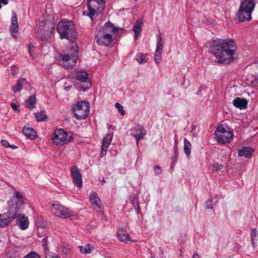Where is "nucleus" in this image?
Segmentation results:
<instances>
[{"label": "nucleus", "mask_w": 258, "mask_h": 258, "mask_svg": "<svg viewBox=\"0 0 258 258\" xmlns=\"http://www.w3.org/2000/svg\"><path fill=\"white\" fill-rule=\"evenodd\" d=\"M78 32L73 22L66 20V39L69 43L66 49V69H72L79 58V47L76 42Z\"/></svg>", "instance_id": "1"}, {"label": "nucleus", "mask_w": 258, "mask_h": 258, "mask_svg": "<svg viewBox=\"0 0 258 258\" xmlns=\"http://www.w3.org/2000/svg\"><path fill=\"white\" fill-rule=\"evenodd\" d=\"M236 45L230 39H218L214 40L210 46V51L220 63L227 64L232 61L234 57Z\"/></svg>", "instance_id": "2"}, {"label": "nucleus", "mask_w": 258, "mask_h": 258, "mask_svg": "<svg viewBox=\"0 0 258 258\" xmlns=\"http://www.w3.org/2000/svg\"><path fill=\"white\" fill-rule=\"evenodd\" d=\"M118 31V28L111 23L106 22L97 32L95 37L97 43L100 45L108 46L112 41V37L110 33H117Z\"/></svg>", "instance_id": "3"}, {"label": "nucleus", "mask_w": 258, "mask_h": 258, "mask_svg": "<svg viewBox=\"0 0 258 258\" xmlns=\"http://www.w3.org/2000/svg\"><path fill=\"white\" fill-rule=\"evenodd\" d=\"M54 24L51 21L39 22L35 31L36 38L42 41H47L50 38L54 30Z\"/></svg>", "instance_id": "4"}, {"label": "nucleus", "mask_w": 258, "mask_h": 258, "mask_svg": "<svg viewBox=\"0 0 258 258\" xmlns=\"http://www.w3.org/2000/svg\"><path fill=\"white\" fill-rule=\"evenodd\" d=\"M255 7L253 0H244L241 3L239 11L236 15V19L240 22L249 21L251 19V13Z\"/></svg>", "instance_id": "5"}, {"label": "nucleus", "mask_w": 258, "mask_h": 258, "mask_svg": "<svg viewBox=\"0 0 258 258\" xmlns=\"http://www.w3.org/2000/svg\"><path fill=\"white\" fill-rule=\"evenodd\" d=\"M68 76V78H76L80 82V86L75 85L79 91H85L92 86L91 82L89 78V74L86 71L75 70L69 74Z\"/></svg>", "instance_id": "6"}, {"label": "nucleus", "mask_w": 258, "mask_h": 258, "mask_svg": "<svg viewBox=\"0 0 258 258\" xmlns=\"http://www.w3.org/2000/svg\"><path fill=\"white\" fill-rule=\"evenodd\" d=\"M74 115L77 119H84L87 118L90 112V104L86 101L78 102L72 108Z\"/></svg>", "instance_id": "7"}, {"label": "nucleus", "mask_w": 258, "mask_h": 258, "mask_svg": "<svg viewBox=\"0 0 258 258\" xmlns=\"http://www.w3.org/2000/svg\"><path fill=\"white\" fill-rule=\"evenodd\" d=\"M214 134L217 142L220 144L230 143L233 137L232 131H227L222 125L217 127Z\"/></svg>", "instance_id": "8"}, {"label": "nucleus", "mask_w": 258, "mask_h": 258, "mask_svg": "<svg viewBox=\"0 0 258 258\" xmlns=\"http://www.w3.org/2000/svg\"><path fill=\"white\" fill-rule=\"evenodd\" d=\"M105 5L104 0H88V16L92 19L95 15L101 14L105 8Z\"/></svg>", "instance_id": "9"}, {"label": "nucleus", "mask_w": 258, "mask_h": 258, "mask_svg": "<svg viewBox=\"0 0 258 258\" xmlns=\"http://www.w3.org/2000/svg\"><path fill=\"white\" fill-rule=\"evenodd\" d=\"M9 208L7 213L8 218H2V215H0V227L7 225L10 221L13 220L17 217L19 210L18 203H9Z\"/></svg>", "instance_id": "10"}, {"label": "nucleus", "mask_w": 258, "mask_h": 258, "mask_svg": "<svg viewBox=\"0 0 258 258\" xmlns=\"http://www.w3.org/2000/svg\"><path fill=\"white\" fill-rule=\"evenodd\" d=\"M164 46V41L160 35L157 36L156 48L154 54V59L156 63L159 64L162 60V53Z\"/></svg>", "instance_id": "11"}, {"label": "nucleus", "mask_w": 258, "mask_h": 258, "mask_svg": "<svg viewBox=\"0 0 258 258\" xmlns=\"http://www.w3.org/2000/svg\"><path fill=\"white\" fill-rule=\"evenodd\" d=\"M131 135L135 137L137 145L139 144V141L144 138L147 134L144 127L141 124H137L131 129Z\"/></svg>", "instance_id": "12"}, {"label": "nucleus", "mask_w": 258, "mask_h": 258, "mask_svg": "<svg viewBox=\"0 0 258 258\" xmlns=\"http://www.w3.org/2000/svg\"><path fill=\"white\" fill-rule=\"evenodd\" d=\"M52 143L57 146L64 145V130L57 128L54 132L53 136L51 138Z\"/></svg>", "instance_id": "13"}, {"label": "nucleus", "mask_w": 258, "mask_h": 258, "mask_svg": "<svg viewBox=\"0 0 258 258\" xmlns=\"http://www.w3.org/2000/svg\"><path fill=\"white\" fill-rule=\"evenodd\" d=\"M71 173L74 183L80 188L82 185V179L78 167L77 166H73L71 169Z\"/></svg>", "instance_id": "14"}, {"label": "nucleus", "mask_w": 258, "mask_h": 258, "mask_svg": "<svg viewBox=\"0 0 258 258\" xmlns=\"http://www.w3.org/2000/svg\"><path fill=\"white\" fill-rule=\"evenodd\" d=\"M16 223L19 227L22 230L27 229L29 227L28 218L24 214H20L18 215Z\"/></svg>", "instance_id": "15"}, {"label": "nucleus", "mask_w": 258, "mask_h": 258, "mask_svg": "<svg viewBox=\"0 0 258 258\" xmlns=\"http://www.w3.org/2000/svg\"><path fill=\"white\" fill-rule=\"evenodd\" d=\"M18 27L19 24L17 20V14L15 12L13 11L12 12L10 32L14 38H16L17 37Z\"/></svg>", "instance_id": "16"}, {"label": "nucleus", "mask_w": 258, "mask_h": 258, "mask_svg": "<svg viewBox=\"0 0 258 258\" xmlns=\"http://www.w3.org/2000/svg\"><path fill=\"white\" fill-rule=\"evenodd\" d=\"M51 206V212L53 215L64 218V209L62 205L58 204H52Z\"/></svg>", "instance_id": "17"}, {"label": "nucleus", "mask_w": 258, "mask_h": 258, "mask_svg": "<svg viewBox=\"0 0 258 258\" xmlns=\"http://www.w3.org/2000/svg\"><path fill=\"white\" fill-rule=\"evenodd\" d=\"M25 85L29 86V82L24 78L19 79L17 82L16 86L13 87V92L15 93L20 92L22 89V86Z\"/></svg>", "instance_id": "18"}, {"label": "nucleus", "mask_w": 258, "mask_h": 258, "mask_svg": "<svg viewBox=\"0 0 258 258\" xmlns=\"http://www.w3.org/2000/svg\"><path fill=\"white\" fill-rule=\"evenodd\" d=\"M233 104L236 107L242 109L246 107L247 101L245 98L237 97L233 100Z\"/></svg>", "instance_id": "19"}, {"label": "nucleus", "mask_w": 258, "mask_h": 258, "mask_svg": "<svg viewBox=\"0 0 258 258\" xmlns=\"http://www.w3.org/2000/svg\"><path fill=\"white\" fill-rule=\"evenodd\" d=\"M253 150L250 147H243L238 151V156L239 157H245V158H250L253 152Z\"/></svg>", "instance_id": "20"}, {"label": "nucleus", "mask_w": 258, "mask_h": 258, "mask_svg": "<svg viewBox=\"0 0 258 258\" xmlns=\"http://www.w3.org/2000/svg\"><path fill=\"white\" fill-rule=\"evenodd\" d=\"M23 133L26 137L31 140L36 139L37 137L36 132L32 127H24L23 129Z\"/></svg>", "instance_id": "21"}, {"label": "nucleus", "mask_w": 258, "mask_h": 258, "mask_svg": "<svg viewBox=\"0 0 258 258\" xmlns=\"http://www.w3.org/2000/svg\"><path fill=\"white\" fill-rule=\"evenodd\" d=\"M143 25V20L142 19H138L135 23L133 31L135 32V38L137 39L141 34L142 31V27Z\"/></svg>", "instance_id": "22"}, {"label": "nucleus", "mask_w": 258, "mask_h": 258, "mask_svg": "<svg viewBox=\"0 0 258 258\" xmlns=\"http://www.w3.org/2000/svg\"><path fill=\"white\" fill-rule=\"evenodd\" d=\"M56 31L59 34V37L62 39L64 38V21L60 20L57 24Z\"/></svg>", "instance_id": "23"}, {"label": "nucleus", "mask_w": 258, "mask_h": 258, "mask_svg": "<svg viewBox=\"0 0 258 258\" xmlns=\"http://www.w3.org/2000/svg\"><path fill=\"white\" fill-rule=\"evenodd\" d=\"M117 236L118 239L122 241L130 240L129 234L123 229H119L117 232Z\"/></svg>", "instance_id": "24"}, {"label": "nucleus", "mask_w": 258, "mask_h": 258, "mask_svg": "<svg viewBox=\"0 0 258 258\" xmlns=\"http://www.w3.org/2000/svg\"><path fill=\"white\" fill-rule=\"evenodd\" d=\"M35 117L37 121H46L48 120V116L43 110H41L39 112L35 113Z\"/></svg>", "instance_id": "25"}, {"label": "nucleus", "mask_w": 258, "mask_h": 258, "mask_svg": "<svg viewBox=\"0 0 258 258\" xmlns=\"http://www.w3.org/2000/svg\"><path fill=\"white\" fill-rule=\"evenodd\" d=\"M26 106L30 109H33L35 107L36 103V97L35 96H30L26 102Z\"/></svg>", "instance_id": "26"}, {"label": "nucleus", "mask_w": 258, "mask_h": 258, "mask_svg": "<svg viewBox=\"0 0 258 258\" xmlns=\"http://www.w3.org/2000/svg\"><path fill=\"white\" fill-rule=\"evenodd\" d=\"M184 142V146L183 150L184 152L186 155V156L188 158L190 156V154L191 152V145L190 143L188 141V140L185 138L183 140Z\"/></svg>", "instance_id": "27"}, {"label": "nucleus", "mask_w": 258, "mask_h": 258, "mask_svg": "<svg viewBox=\"0 0 258 258\" xmlns=\"http://www.w3.org/2000/svg\"><path fill=\"white\" fill-rule=\"evenodd\" d=\"M93 209L98 213L101 212V201L100 199L91 201Z\"/></svg>", "instance_id": "28"}, {"label": "nucleus", "mask_w": 258, "mask_h": 258, "mask_svg": "<svg viewBox=\"0 0 258 258\" xmlns=\"http://www.w3.org/2000/svg\"><path fill=\"white\" fill-rule=\"evenodd\" d=\"M112 140V135L110 134L107 135L103 140L102 147H106V148H108V147L110 145Z\"/></svg>", "instance_id": "29"}, {"label": "nucleus", "mask_w": 258, "mask_h": 258, "mask_svg": "<svg viewBox=\"0 0 258 258\" xmlns=\"http://www.w3.org/2000/svg\"><path fill=\"white\" fill-rule=\"evenodd\" d=\"M79 247L80 251L83 253H90L92 250L94 249V247L90 244H86L85 247L79 246Z\"/></svg>", "instance_id": "30"}, {"label": "nucleus", "mask_w": 258, "mask_h": 258, "mask_svg": "<svg viewBox=\"0 0 258 258\" xmlns=\"http://www.w3.org/2000/svg\"><path fill=\"white\" fill-rule=\"evenodd\" d=\"M136 59L140 63L146 62L148 60V59L146 57L145 55L141 53L137 54Z\"/></svg>", "instance_id": "31"}, {"label": "nucleus", "mask_w": 258, "mask_h": 258, "mask_svg": "<svg viewBox=\"0 0 258 258\" xmlns=\"http://www.w3.org/2000/svg\"><path fill=\"white\" fill-rule=\"evenodd\" d=\"M56 59L58 63L64 68V55L58 54V56H56Z\"/></svg>", "instance_id": "32"}, {"label": "nucleus", "mask_w": 258, "mask_h": 258, "mask_svg": "<svg viewBox=\"0 0 258 258\" xmlns=\"http://www.w3.org/2000/svg\"><path fill=\"white\" fill-rule=\"evenodd\" d=\"M131 203L133 205L135 208L138 212H140L141 210L139 205L138 204L137 199L136 198H133L131 200Z\"/></svg>", "instance_id": "33"}, {"label": "nucleus", "mask_w": 258, "mask_h": 258, "mask_svg": "<svg viewBox=\"0 0 258 258\" xmlns=\"http://www.w3.org/2000/svg\"><path fill=\"white\" fill-rule=\"evenodd\" d=\"M115 107L118 109L121 115H124L125 113L123 109L122 106L119 103H116L115 104Z\"/></svg>", "instance_id": "34"}, {"label": "nucleus", "mask_w": 258, "mask_h": 258, "mask_svg": "<svg viewBox=\"0 0 258 258\" xmlns=\"http://www.w3.org/2000/svg\"><path fill=\"white\" fill-rule=\"evenodd\" d=\"M212 169L214 172L218 171L221 170L223 167V165L222 164H219L218 163L214 164L212 165Z\"/></svg>", "instance_id": "35"}, {"label": "nucleus", "mask_w": 258, "mask_h": 258, "mask_svg": "<svg viewBox=\"0 0 258 258\" xmlns=\"http://www.w3.org/2000/svg\"><path fill=\"white\" fill-rule=\"evenodd\" d=\"M23 258H40V256L36 252L32 251L25 256Z\"/></svg>", "instance_id": "36"}, {"label": "nucleus", "mask_w": 258, "mask_h": 258, "mask_svg": "<svg viewBox=\"0 0 258 258\" xmlns=\"http://www.w3.org/2000/svg\"><path fill=\"white\" fill-rule=\"evenodd\" d=\"M73 138V135L71 132H66V144L70 142Z\"/></svg>", "instance_id": "37"}, {"label": "nucleus", "mask_w": 258, "mask_h": 258, "mask_svg": "<svg viewBox=\"0 0 258 258\" xmlns=\"http://www.w3.org/2000/svg\"><path fill=\"white\" fill-rule=\"evenodd\" d=\"M214 205V202L213 200H209L206 202V208L207 209H213V206Z\"/></svg>", "instance_id": "38"}, {"label": "nucleus", "mask_w": 258, "mask_h": 258, "mask_svg": "<svg viewBox=\"0 0 258 258\" xmlns=\"http://www.w3.org/2000/svg\"><path fill=\"white\" fill-rule=\"evenodd\" d=\"M108 150V148H106V147H101V151L100 154V157L102 158L104 156H105L106 154L107 151Z\"/></svg>", "instance_id": "39"}, {"label": "nucleus", "mask_w": 258, "mask_h": 258, "mask_svg": "<svg viewBox=\"0 0 258 258\" xmlns=\"http://www.w3.org/2000/svg\"><path fill=\"white\" fill-rule=\"evenodd\" d=\"M34 45L32 43H29L28 45V50L31 56H33L34 54Z\"/></svg>", "instance_id": "40"}, {"label": "nucleus", "mask_w": 258, "mask_h": 258, "mask_svg": "<svg viewBox=\"0 0 258 258\" xmlns=\"http://www.w3.org/2000/svg\"><path fill=\"white\" fill-rule=\"evenodd\" d=\"M90 198L91 201H93L99 199L97 194L95 192H92L90 195Z\"/></svg>", "instance_id": "41"}, {"label": "nucleus", "mask_w": 258, "mask_h": 258, "mask_svg": "<svg viewBox=\"0 0 258 258\" xmlns=\"http://www.w3.org/2000/svg\"><path fill=\"white\" fill-rule=\"evenodd\" d=\"M15 197L18 200L19 202H23V197L19 192H18V191L15 192Z\"/></svg>", "instance_id": "42"}, {"label": "nucleus", "mask_w": 258, "mask_h": 258, "mask_svg": "<svg viewBox=\"0 0 258 258\" xmlns=\"http://www.w3.org/2000/svg\"><path fill=\"white\" fill-rule=\"evenodd\" d=\"M154 171L156 174H160L162 173V169L158 165L155 166Z\"/></svg>", "instance_id": "43"}, {"label": "nucleus", "mask_w": 258, "mask_h": 258, "mask_svg": "<svg viewBox=\"0 0 258 258\" xmlns=\"http://www.w3.org/2000/svg\"><path fill=\"white\" fill-rule=\"evenodd\" d=\"M1 144L2 146L5 148H8L10 145L8 141L6 140H2Z\"/></svg>", "instance_id": "44"}, {"label": "nucleus", "mask_w": 258, "mask_h": 258, "mask_svg": "<svg viewBox=\"0 0 258 258\" xmlns=\"http://www.w3.org/2000/svg\"><path fill=\"white\" fill-rule=\"evenodd\" d=\"M257 233L255 228L252 229L250 232V236L251 238H254L257 236Z\"/></svg>", "instance_id": "45"}, {"label": "nucleus", "mask_w": 258, "mask_h": 258, "mask_svg": "<svg viewBox=\"0 0 258 258\" xmlns=\"http://www.w3.org/2000/svg\"><path fill=\"white\" fill-rule=\"evenodd\" d=\"M47 238H44L42 240V244L45 250H46L47 249Z\"/></svg>", "instance_id": "46"}, {"label": "nucleus", "mask_w": 258, "mask_h": 258, "mask_svg": "<svg viewBox=\"0 0 258 258\" xmlns=\"http://www.w3.org/2000/svg\"><path fill=\"white\" fill-rule=\"evenodd\" d=\"M11 106L15 111L19 112V110L18 109V106L15 103H12Z\"/></svg>", "instance_id": "47"}, {"label": "nucleus", "mask_w": 258, "mask_h": 258, "mask_svg": "<svg viewBox=\"0 0 258 258\" xmlns=\"http://www.w3.org/2000/svg\"><path fill=\"white\" fill-rule=\"evenodd\" d=\"M251 243L253 247H255L256 246V244L255 242L254 241V238H251Z\"/></svg>", "instance_id": "48"}, {"label": "nucleus", "mask_w": 258, "mask_h": 258, "mask_svg": "<svg viewBox=\"0 0 258 258\" xmlns=\"http://www.w3.org/2000/svg\"><path fill=\"white\" fill-rule=\"evenodd\" d=\"M0 3L7 5L8 3V0H0Z\"/></svg>", "instance_id": "49"}, {"label": "nucleus", "mask_w": 258, "mask_h": 258, "mask_svg": "<svg viewBox=\"0 0 258 258\" xmlns=\"http://www.w3.org/2000/svg\"><path fill=\"white\" fill-rule=\"evenodd\" d=\"M9 147L12 149H16L18 148V147L14 145H9Z\"/></svg>", "instance_id": "50"}, {"label": "nucleus", "mask_w": 258, "mask_h": 258, "mask_svg": "<svg viewBox=\"0 0 258 258\" xmlns=\"http://www.w3.org/2000/svg\"><path fill=\"white\" fill-rule=\"evenodd\" d=\"M48 258H59L56 255H49Z\"/></svg>", "instance_id": "51"}, {"label": "nucleus", "mask_w": 258, "mask_h": 258, "mask_svg": "<svg viewBox=\"0 0 258 258\" xmlns=\"http://www.w3.org/2000/svg\"><path fill=\"white\" fill-rule=\"evenodd\" d=\"M192 258H200V257H199V255L198 254L195 253V254H194L193 255Z\"/></svg>", "instance_id": "52"}, {"label": "nucleus", "mask_w": 258, "mask_h": 258, "mask_svg": "<svg viewBox=\"0 0 258 258\" xmlns=\"http://www.w3.org/2000/svg\"><path fill=\"white\" fill-rule=\"evenodd\" d=\"M71 86L66 87V91H69L71 89Z\"/></svg>", "instance_id": "53"}, {"label": "nucleus", "mask_w": 258, "mask_h": 258, "mask_svg": "<svg viewBox=\"0 0 258 258\" xmlns=\"http://www.w3.org/2000/svg\"><path fill=\"white\" fill-rule=\"evenodd\" d=\"M70 217V215L69 214H68L66 212V218H69Z\"/></svg>", "instance_id": "54"}, {"label": "nucleus", "mask_w": 258, "mask_h": 258, "mask_svg": "<svg viewBox=\"0 0 258 258\" xmlns=\"http://www.w3.org/2000/svg\"><path fill=\"white\" fill-rule=\"evenodd\" d=\"M255 81H257L258 83V75H257V78H255Z\"/></svg>", "instance_id": "55"}, {"label": "nucleus", "mask_w": 258, "mask_h": 258, "mask_svg": "<svg viewBox=\"0 0 258 258\" xmlns=\"http://www.w3.org/2000/svg\"><path fill=\"white\" fill-rule=\"evenodd\" d=\"M102 182H105V180H104V178H103V180H102Z\"/></svg>", "instance_id": "56"}, {"label": "nucleus", "mask_w": 258, "mask_h": 258, "mask_svg": "<svg viewBox=\"0 0 258 258\" xmlns=\"http://www.w3.org/2000/svg\"><path fill=\"white\" fill-rule=\"evenodd\" d=\"M1 4H1V3H0V9H1V8H2V5H1Z\"/></svg>", "instance_id": "57"}, {"label": "nucleus", "mask_w": 258, "mask_h": 258, "mask_svg": "<svg viewBox=\"0 0 258 258\" xmlns=\"http://www.w3.org/2000/svg\"><path fill=\"white\" fill-rule=\"evenodd\" d=\"M151 258H154V257H151Z\"/></svg>", "instance_id": "58"}]
</instances>
